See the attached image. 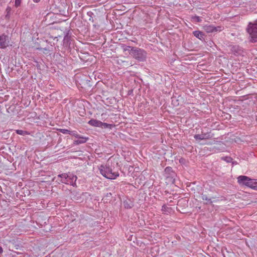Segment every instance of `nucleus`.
I'll return each mask as SVG.
<instances>
[{"mask_svg":"<svg viewBox=\"0 0 257 257\" xmlns=\"http://www.w3.org/2000/svg\"><path fill=\"white\" fill-rule=\"evenodd\" d=\"M87 15H88L89 16H90V17H91V16H92V15H93V13H92V12H88V13H87Z\"/></svg>","mask_w":257,"mask_h":257,"instance_id":"obj_25","label":"nucleus"},{"mask_svg":"<svg viewBox=\"0 0 257 257\" xmlns=\"http://www.w3.org/2000/svg\"><path fill=\"white\" fill-rule=\"evenodd\" d=\"M11 10V9L10 7H7L6 11L8 12V13H9Z\"/></svg>","mask_w":257,"mask_h":257,"instance_id":"obj_26","label":"nucleus"},{"mask_svg":"<svg viewBox=\"0 0 257 257\" xmlns=\"http://www.w3.org/2000/svg\"><path fill=\"white\" fill-rule=\"evenodd\" d=\"M33 1L35 3H38L41 1V0H33Z\"/></svg>","mask_w":257,"mask_h":257,"instance_id":"obj_27","label":"nucleus"},{"mask_svg":"<svg viewBox=\"0 0 257 257\" xmlns=\"http://www.w3.org/2000/svg\"><path fill=\"white\" fill-rule=\"evenodd\" d=\"M183 203H184L185 204H186V200L185 199L179 200L178 202V205L179 206Z\"/></svg>","mask_w":257,"mask_h":257,"instance_id":"obj_23","label":"nucleus"},{"mask_svg":"<svg viewBox=\"0 0 257 257\" xmlns=\"http://www.w3.org/2000/svg\"><path fill=\"white\" fill-rule=\"evenodd\" d=\"M93 26L95 28H97L98 29L99 28V26L98 25H93Z\"/></svg>","mask_w":257,"mask_h":257,"instance_id":"obj_28","label":"nucleus"},{"mask_svg":"<svg viewBox=\"0 0 257 257\" xmlns=\"http://www.w3.org/2000/svg\"><path fill=\"white\" fill-rule=\"evenodd\" d=\"M78 140L74 141V144L77 145L81 144H84L87 142L88 140V138L84 137L79 135V137L78 138Z\"/></svg>","mask_w":257,"mask_h":257,"instance_id":"obj_9","label":"nucleus"},{"mask_svg":"<svg viewBox=\"0 0 257 257\" xmlns=\"http://www.w3.org/2000/svg\"><path fill=\"white\" fill-rule=\"evenodd\" d=\"M60 132L63 134H70V131L67 129H60Z\"/></svg>","mask_w":257,"mask_h":257,"instance_id":"obj_19","label":"nucleus"},{"mask_svg":"<svg viewBox=\"0 0 257 257\" xmlns=\"http://www.w3.org/2000/svg\"><path fill=\"white\" fill-rule=\"evenodd\" d=\"M231 160V159L230 158H227L226 161L228 162H229Z\"/></svg>","mask_w":257,"mask_h":257,"instance_id":"obj_29","label":"nucleus"},{"mask_svg":"<svg viewBox=\"0 0 257 257\" xmlns=\"http://www.w3.org/2000/svg\"><path fill=\"white\" fill-rule=\"evenodd\" d=\"M123 205L125 208H131L133 206V204L132 203H128V201H127L123 202Z\"/></svg>","mask_w":257,"mask_h":257,"instance_id":"obj_18","label":"nucleus"},{"mask_svg":"<svg viewBox=\"0 0 257 257\" xmlns=\"http://www.w3.org/2000/svg\"><path fill=\"white\" fill-rule=\"evenodd\" d=\"M43 50H45V51H47L48 50L46 48H44Z\"/></svg>","mask_w":257,"mask_h":257,"instance_id":"obj_32","label":"nucleus"},{"mask_svg":"<svg viewBox=\"0 0 257 257\" xmlns=\"http://www.w3.org/2000/svg\"><path fill=\"white\" fill-rule=\"evenodd\" d=\"M165 171L166 173H170V172H173L172 168L170 167H167L165 168Z\"/></svg>","mask_w":257,"mask_h":257,"instance_id":"obj_22","label":"nucleus"},{"mask_svg":"<svg viewBox=\"0 0 257 257\" xmlns=\"http://www.w3.org/2000/svg\"><path fill=\"white\" fill-rule=\"evenodd\" d=\"M89 21H91L92 22H93V20L91 18L89 19Z\"/></svg>","mask_w":257,"mask_h":257,"instance_id":"obj_31","label":"nucleus"},{"mask_svg":"<svg viewBox=\"0 0 257 257\" xmlns=\"http://www.w3.org/2000/svg\"><path fill=\"white\" fill-rule=\"evenodd\" d=\"M114 125L112 124H108L105 122H101L100 127L102 128H108L109 129H111Z\"/></svg>","mask_w":257,"mask_h":257,"instance_id":"obj_13","label":"nucleus"},{"mask_svg":"<svg viewBox=\"0 0 257 257\" xmlns=\"http://www.w3.org/2000/svg\"><path fill=\"white\" fill-rule=\"evenodd\" d=\"M201 198L203 200L206 201L204 203L205 204H211L212 203V199H213L214 198L208 197L206 194L202 193L201 195Z\"/></svg>","mask_w":257,"mask_h":257,"instance_id":"obj_11","label":"nucleus"},{"mask_svg":"<svg viewBox=\"0 0 257 257\" xmlns=\"http://www.w3.org/2000/svg\"><path fill=\"white\" fill-rule=\"evenodd\" d=\"M251 184L252 185H251L250 188L257 190V180L253 179Z\"/></svg>","mask_w":257,"mask_h":257,"instance_id":"obj_15","label":"nucleus"},{"mask_svg":"<svg viewBox=\"0 0 257 257\" xmlns=\"http://www.w3.org/2000/svg\"><path fill=\"white\" fill-rule=\"evenodd\" d=\"M58 178H60L59 181L62 183L70 184L73 186L76 185V181L77 177L72 174L63 173L58 175Z\"/></svg>","mask_w":257,"mask_h":257,"instance_id":"obj_2","label":"nucleus"},{"mask_svg":"<svg viewBox=\"0 0 257 257\" xmlns=\"http://www.w3.org/2000/svg\"><path fill=\"white\" fill-rule=\"evenodd\" d=\"M135 47H131L130 46H125L123 47V50L124 51H128L130 52V54L131 55L132 54V50L133 48H135Z\"/></svg>","mask_w":257,"mask_h":257,"instance_id":"obj_16","label":"nucleus"},{"mask_svg":"<svg viewBox=\"0 0 257 257\" xmlns=\"http://www.w3.org/2000/svg\"><path fill=\"white\" fill-rule=\"evenodd\" d=\"M204 30L207 33H213L220 32L223 30V27L221 26L215 27L213 25H205L203 27Z\"/></svg>","mask_w":257,"mask_h":257,"instance_id":"obj_6","label":"nucleus"},{"mask_svg":"<svg viewBox=\"0 0 257 257\" xmlns=\"http://www.w3.org/2000/svg\"><path fill=\"white\" fill-rule=\"evenodd\" d=\"M194 137L196 140H203L212 138L213 135L210 133H207L202 134L195 135Z\"/></svg>","mask_w":257,"mask_h":257,"instance_id":"obj_8","label":"nucleus"},{"mask_svg":"<svg viewBox=\"0 0 257 257\" xmlns=\"http://www.w3.org/2000/svg\"><path fill=\"white\" fill-rule=\"evenodd\" d=\"M16 133L18 135H23V136H25L26 135L29 134V133L27 132L24 131L23 130H16Z\"/></svg>","mask_w":257,"mask_h":257,"instance_id":"obj_14","label":"nucleus"},{"mask_svg":"<svg viewBox=\"0 0 257 257\" xmlns=\"http://www.w3.org/2000/svg\"><path fill=\"white\" fill-rule=\"evenodd\" d=\"M192 19L194 20L195 22L200 23L202 22L201 19L197 16H194L192 17Z\"/></svg>","mask_w":257,"mask_h":257,"instance_id":"obj_17","label":"nucleus"},{"mask_svg":"<svg viewBox=\"0 0 257 257\" xmlns=\"http://www.w3.org/2000/svg\"><path fill=\"white\" fill-rule=\"evenodd\" d=\"M109 161H107L105 165H101L99 167L100 174L108 179H115L119 176L118 172H115L110 166Z\"/></svg>","mask_w":257,"mask_h":257,"instance_id":"obj_1","label":"nucleus"},{"mask_svg":"<svg viewBox=\"0 0 257 257\" xmlns=\"http://www.w3.org/2000/svg\"><path fill=\"white\" fill-rule=\"evenodd\" d=\"M31 6H34V4H33V5H31Z\"/></svg>","mask_w":257,"mask_h":257,"instance_id":"obj_33","label":"nucleus"},{"mask_svg":"<svg viewBox=\"0 0 257 257\" xmlns=\"http://www.w3.org/2000/svg\"><path fill=\"white\" fill-rule=\"evenodd\" d=\"M21 1H22V0H15V6L16 8H18L19 6H20L21 4Z\"/></svg>","mask_w":257,"mask_h":257,"instance_id":"obj_21","label":"nucleus"},{"mask_svg":"<svg viewBox=\"0 0 257 257\" xmlns=\"http://www.w3.org/2000/svg\"><path fill=\"white\" fill-rule=\"evenodd\" d=\"M131 55L139 61H144L147 57V53L143 49L135 47L132 49Z\"/></svg>","mask_w":257,"mask_h":257,"instance_id":"obj_3","label":"nucleus"},{"mask_svg":"<svg viewBox=\"0 0 257 257\" xmlns=\"http://www.w3.org/2000/svg\"><path fill=\"white\" fill-rule=\"evenodd\" d=\"M193 34L195 37L200 40H203L204 39V34L203 32L200 31H195L193 32Z\"/></svg>","mask_w":257,"mask_h":257,"instance_id":"obj_12","label":"nucleus"},{"mask_svg":"<svg viewBox=\"0 0 257 257\" xmlns=\"http://www.w3.org/2000/svg\"><path fill=\"white\" fill-rule=\"evenodd\" d=\"M247 31L251 38V42L257 41V22L254 24L249 23L247 28Z\"/></svg>","mask_w":257,"mask_h":257,"instance_id":"obj_4","label":"nucleus"},{"mask_svg":"<svg viewBox=\"0 0 257 257\" xmlns=\"http://www.w3.org/2000/svg\"><path fill=\"white\" fill-rule=\"evenodd\" d=\"M6 3L5 0H0V6H2L4 3Z\"/></svg>","mask_w":257,"mask_h":257,"instance_id":"obj_24","label":"nucleus"},{"mask_svg":"<svg viewBox=\"0 0 257 257\" xmlns=\"http://www.w3.org/2000/svg\"><path fill=\"white\" fill-rule=\"evenodd\" d=\"M70 135H72L77 138L79 137V135L77 134V133L76 131H70Z\"/></svg>","mask_w":257,"mask_h":257,"instance_id":"obj_20","label":"nucleus"},{"mask_svg":"<svg viewBox=\"0 0 257 257\" xmlns=\"http://www.w3.org/2000/svg\"><path fill=\"white\" fill-rule=\"evenodd\" d=\"M109 195H111V194L110 193H107L106 196H109Z\"/></svg>","mask_w":257,"mask_h":257,"instance_id":"obj_30","label":"nucleus"},{"mask_svg":"<svg viewBox=\"0 0 257 257\" xmlns=\"http://www.w3.org/2000/svg\"><path fill=\"white\" fill-rule=\"evenodd\" d=\"M9 43V37L2 35L0 36V46L2 48H5L8 46Z\"/></svg>","mask_w":257,"mask_h":257,"instance_id":"obj_7","label":"nucleus"},{"mask_svg":"<svg viewBox=\"0 0 257 257\" xmlns=\"http://www.w3.org/2000/svg\"><path fill=\"white\" fill-rule=\"evenodd\" d=\"M88 124L93 126L100 127L101 121L94 119H91L88 122Z\"/></svg>","mask_w":257,"mask_h":257,"instance_id":"obj_10","label":"nucleus"},{"mask_svg":"<svg viewBox=\"0 0 257 257\" xmlns=\"http://www.w3.org/2000/svg\"><path fill=\"white\" fill-rule=\"evenodd\" d=\"M238 182L241 185H244L247 187H250L253 179H250L245 176H239L238 178Z\"/></svg>","mask_w":257,"mask_h":257,"instance_id":"obj_5","label":"nucleus"}]
</instances>
